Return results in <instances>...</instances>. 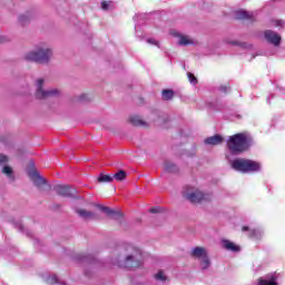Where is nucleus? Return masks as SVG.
Here are the masks:
<instances>
[{
  "label": "nucleus",
  "instance_id": "obj_10",
  "mask_svg": "<svg viewBox=\"0 0 285 285\" xmlns=\"http://www.w3.org/2000/svg\"><path fill=\"white\" fill-rule=\"evenodd\" d=\"M129 124L131 126H138L140 128H148V122H146L141 117L134 115L129 117Z\"/></svg>",
  "mask_w": 285,
  "mask_h": 285
},
{
  "label": "nucleus",
  "instance_id": "obj_7",
  "mask_svg": "<svg viewBox=\"0 0 285 285\" xmlns=\"http://www.w3.org/2000/svg\"><path fill=\"white\" fill-rule=\"evenodd\" d=\"M55 190L60 197H75L77 193V189L69 185H57Z\"/></svg>",
  "mask_w": 285,
  "mask_h": 285
},
{
  "label": "nucleus",
  "instance_id": "obj_29",
  "mask_svg": "<svg viewBox=\"0 0 285 285\" xmlns=\"http://www.w3.org/2000/svg\"><path fill=\"white\" fill-rule=\"evenodd\" d=\"M258 235H259V230H257V229L249 230V237H257Z\"/></svg>",
  "mask_w": 285,
  "mask_h": 285
},
{
  "label": "nucleus",
  "instance_id": "obj_22",
  "mask_svg": "<svg viewBox=\"0 0 285 285\" xmlns=\"http://www.w3.org/2000/svg\"><path fill=\"white\" fill-rule=\"evenodd\" d=\"M179 46H191L193 40L188 39L187 36H180Z\"/></svg>",
  "mask_w": 285,
  "mask_h": 285
},
{
  "label": "nucleus",
  "instance_id": "obj_8",
  "mask_svg": "<svg viewBox=\"0 0 285 285\" xmlns=\"http://www.w3.org/2000/svg\"><path fill=\"white\" fill-rule=\"evenodd\" d=\"M264 37L267 43H272V46H279L282 43V36L273 30H266Z\"/></svg>",
  "mask_w": 285,
  "mask_h": 285
},
{
  "label": "nucleus",
  "instance_id": "obj_3",
  "mask_svg": "<svg viewBox=\"0 0 285 285\" xmlns=\"http://www.w3.org/2000/svg\"><path fill=\"white\" fill-rule=\"evenodd\" d=\"M230 168L236 170V173H243V175L259 173L262 170V163L248 158H235L230 161Z\"/></svg>",
  "mask_w": 285,
  "mask_h": 285
},
{
  "label": "nucleus",
  "instance_id": "obj_2",
  "mask_svg": "<svg viewBox=\"0 0 285 285\" xmlns=\"http://www.w3.org/2000/svg\"><path fill=\"white\" fill-rule=\"evenodd\" d=\"M122 255L125 258L118 259L117 263L120 268H139L144 264L141 262V252L135 246H126Z\"/></svg>",
  "mask_w": 285,
  "mask_h": 285
},
{
  "label": "nucleus",
  "instance_id": "obj_37",
  "mask_svg": "<svg viewBox=\"0 0 285 285\" xmlns=\"http://www.w3.org/2000/svg\"><path fill=\"white\" fill-rule=\"evenodd\" d=\"M242 230H243L244 233H246V230H250V228H249L248 226H243V227H242Z\"/></svg>",
  "mask_w": 285,
  "mask_h": 285
},
{
  "label": "nucleus",
  "instance_id": "obj_23",
  "mask_svg": "<svg viewBox=\"0 0 285 285\" xmlns=\"http://www.w3.org/2000/svg\"><path fill=\"white\" fill-rule=\"evenodd\" d=\"M202 259L200 266L202 268H208L210 266V259L208 258V254H206Z\"/></svg>",
  "mask_w": 285,
  "mask_h": 285
},
{
  "label": "nucleus",
  "instance_id": "obj_18",
  "mask_svg": "<svg viewBox=\"0 0 285 285\" xmlns=\"http://www.w3.org/2000/svg\"><path fill=\"white\" fill-rule=\"evenodd\" d=\"M111 177H112V180L116 179V181H124V179L128 177V174L126 173V170H119L118 173L114 174Z\"/></svg>",
  "mask_w": 285,
  "mask_h": 285
},
{
  "label": "nucleus",
  "instance_id": "obj_14",
  "mask_svg": "<svg viewBox=\"0 0 285 285\" xmlns=\"http://www.w3.org/2000/svg\"><path fill=\"white\" fill-rule=\"evenodd\" d=\"M208 255L204 247H196L191 250V257H197V259H202Z\"/></svg>",
  "mask_w": 285,
  "mask_h": 285
},
{
  "label": "nucleus",
  "instance_id": "obj_27",
  "mask_svg": "<svg viewBox=\"0 0 285 285\" xmlns=\"http://www.w3.org/2000/svg\"><path fill=\"white\" fill-rule=\"evenodd\" d=\"M19 21L22 23V26H26V23H28V21H30V17H28V16H20L19 17Z\"/></svg>",
  "mask_w": 285,
  "mask_h": 285
},
{
  "label": "nucleus",
  "instance_id": "obj_15",
  "mask_svg": "<svg viewBox=\"0 0 285 285\" xmlns=\"http://www.w3.org/2000/svg\"><path fill=\"white\" fill-rule=\"evenodd\" d=\"M77 214L82 217V219H95V213L88 212L86 209H78Z\"/></svg>",
  "mask_w": 285,
  "mask_h": 285
},
{
  "label": "nucleus",
  "instance_id": "obj_31",
  "mask_svg": "<svg viewBox=\"0 0 285 285\" xmlns=\"http://www.w3.org/2000/svg\"><path fill=\"white\" fill-rule=\"evenodd\" d=\"M230 89V87L228 86H220V91L224 92L226 95V92H228V90Z\"/></svg>",
  "mask_w": 285,
  "mask_h": 285
},
{
  "label": "nucleus",
  "instance_id": "obj_25",
  "mask_svg": "<svg viewBox=\"0 0 285 285\" xmlns=\"http://www.w3.org/2000/svg\"><path fill=\"white\" fill-rule=\"evenodd\" d=\"M2 173H3V175H7V177H12V167H10V166H4V167L2 168Z\"/></svg>",
  "mask_w": 285,
  "mask_h": 285
},
{
  "label": "nucleus",
  "instance_id": "obj_17",
  "mask_svg": "<svg viewBox=\"0 0 285 285\" xmlns=\"http://www.w3.org/2000/svg\"><path fill=\"white\" fill-rule=\"evenodd\" d=\"M161 97H163L164 101H170V99H173V97H175V91H173L171 89H164L161 91Z\"/></svg>",
  "mask_w": 285,
  "mask_h": 285
},
{
  "label": "nucleus",
  "instance_id": "obj_24",
  "mask_svg": "<svg viewBox=\"0 0 285 285\" xmlns=\"http://www.w3.org/2000/svg\"><path fill=\"white\" fill-rule=\"evenodd\" d=\"M47 284H51V285L59 284V278H57V275H51L47 278Z\"/></svg>",
  "mask_w": 285,
  "mask_h": 285
},
{
  "label": "nucleus",
  "instance_id": "obj_19",
  "mask_svg": "<svg viewBox=\"0 0 285 285\" xmlns=\"http://www.w3.org/2000/svg\"><path fill=\"white\" fill-rule=\"evenodd\" d=\"M258 285H277V277L272 276L269 281L259 278L258 279Z\"/></svg>",
  "mask_w": 285,
  "mask_h": 285
},
{
  "label": "nucleus",
  "instance_id": "obj_4",
  "mask_svg": "<svg viewBox=\"0 0 285 285\" xmlns=\"http://www.w3.org/2000/svg\"><path fill=\"white\" fill-rule=\"evenodd\" d=\"M183 197L187 199V202H190V204H202V202H208V199H210L207 194L193 186L184 188Z\"/></svg>",
  "mask_w": 285,
  "mask_h": 285
},
{
  "label": "nucleus",
  "instance_id": "obj_1",
  "mask_svg": "<svg viewBox=\"0 0 285 285\" xmlns=\"http://www.w3.org/2000/svg\"><path fill=\"white\" fill-rule=\"evenodd\" d=\"M253 146V136L248 132H239L229 136L227 140V148L232 155H242L247 153Z\"/></svg>",
  "mask_w": 285,
  "mask_h": 285
},
{
  "label": "nucleus",
  "instance_id": "obj_34",
  "mask_svg": "<svg viewBox=\"0 0 285 285\" xmlns=\"http://www.w3.org/2000/svg\"><path fill=\"white\" fill-rule=\"evenodd\" d=\"M101 9L102 10H108V3L106 1L101 2Z\"/></svg>",
  "mask_w": 285,
  "mask_h": 285
},
{
  "label": "nucleus",
  "instance_id": "obj_12",
  "mask_svg": "<svg viewBox=\"0 0 285 285\" xmlns=\"http://www.w3.org/2000/svg\"><path fill=\"white\" fill-rule=\"evenodd\" d=\"M223 247L225 248V250H230L232 253H239L242 250V247H239V245H236L228 239L223 240Z\"/></svg>",
  "mask_w": 285,
  "mask_h": 285
},
{
  "label": "nucleus",
  "instance_id": "obj_13",
  "mask_svg": "<svg viewBox=\"0 0 285 285\" xmlns=\"http://www.w3.org/2000/svg\"><path fill=\"white\" fill-rule=\"evenodd\" d=\"M235 18L238 19V20H252L253 19V14H250L248 11L246 10H236L235 11Z\"/></svg>",
  "mask_w": 285,
  "mask_h": 285
},
{
  "label": "nucleus",
  "instance_id": "obj_5",
  "mask_svg": "<svg viewBox=\"0 0 285 285\" xmlns=\"http://www.w3.org/2000/svg\"><path fill=\"white\" fill-rule=\"evenodd\" d=\"M52 57V50L50 49H38L26 55L27 61H35L36 63H48Z\"/></svg>",
  "mask_w": 285,
  "mask_h": 285
},
{
  "label": "nucleus",
  "instance_id": "obj_20",
  "mask_svg": "<svg viewBox=\"0 0 285 285\" xmlns=\"http://www.w3.org/2000/svg\"><path fill=\"white\" fill-rule=\"evenodd\" d=\"M164 166H165L166 173H177L179 170V168H177V165L170 161H166Z\"/></svg>",
  "mask_w": 285,
  "mask_h": 285
},
{
  "label": "nucleus",
  "instance_id": "obj_28",
  "mask_svg": "<svg viewBox=\"0 0 285 285\" xmlns=\"http://www.w3.org/2000/svg\"><path fill=\"white\" fill-rule=\"evenodd\" d=\"M187 77H188L190 83H194V85L197 83V77H195L194 73L188 72Z\"/></svg>",
  "mask_w": 285,
  "mask_h": 285
},
{
  "label": "nucleus",
  "instance_id": "obj_35",
  "mask_svg": "<svg viewBox=\"0 0 285 285\" xmlns=\"http://www.w3.org/2000/svg\"><path fill=\"white\" fill-rule=\"evenodd\" d=\"M86 99H88V96L86 94L79 97V101H86Z\"/></svg>",
  "mask_w": 285,
  "mask_h": 285
},
{
  "label": "nucleus",
  "instance_id": "obj_26",
  "mask_svg": "<svg viewBox=\"0 0 285 285\" xmlns=\"http://www.w3.org/2000/svg\"><path fill=\"white\" fill-rule=\"evenodd\" d=\"M155 278L160 281V282H166V275H164L163 271H159L156 275Z\"/></svg>",
  "mask_w": 285,
  "mask_h": 285
},
{
  "label": "nucleus",
  "instance_id": "obj_30",
  "mask_svg": "<svg viewBox=\"0 0 285 285\" xmlns=\"http://www.w3.org/2000/svg\"><path fill=\"white\" fill-rule=\"evenodd\" d=\"M0 164H8V156L0 154Z\"/></svg>",
  "mask_w": 285,
  "mask_h": 285
},
{
  "label": "nucleus",
  "instance_id": "obj_32",
  "mask_svg": "<svg viewBox=\"0 0 285 285\" xmlns=\"http://www.w3.org/2000/svg\"><path fill=\"white\" fill-rule=\"evenodd\" d=\"M149 213H151L153 215H156V213H159V207H153L149 209Z\"/></svg>",
  "mask_w": 285,
  "mask_h": 285
},
{
  "label": "nucleus",
  "instance_id": "obj_9",
  "mask_svg": "<svg viewBox=\"0 0 285 285\" xmlns=\"http://www.w3.org/2000/svg\"><path fill=\"white\" fill-rule=\"evenodd\" d=\"M31 180L33 181L35 186H37V188H41L42 186H46L48 184V181L46 180V178H43L41 175H39V173L33 171L31 175Z\"/></svg>",
  "mask_w": 285,
  "mask_h": 285
},
{
  "label": "nucleus",
  "instance_id": "obj_36",
  "mask_svg": "<svg viewBox=\"0 0 285 285\" xmlns=\"http://www.w3.org/2000/svg\"><path fill=\"white\" fill-rule=\"evenodd\" d=\"M8 41V38L6 36H0V43H6Z\"/></svg>",
  "mask_w": 285,
  "mask_h": 285
},
{
  "label": "nucleus",
  "instance_id": "obj_11",
  "mask_svg": "<svg viewBox=\"0 0 285 285\" xmlns=\"http://www.w3.org/2000/svg\"><path fill=\"white\" fill-rule=\"evenodd\" d=\"M224 142V137L220 135H214L205 139V144L207 146H219V144Z\"/></svg>",
  "mask_w": 285,
  "mask_h": 285
},
{
  "label": "nucleus",
  "instance_id": "obj_33",
  "mask_svg": "<svg viewBox=\"0 0 285 285\" xmlns=\"http://www.w3.org/2000/svg\"><path fill=\"white\" fill-rule=\"evenodd\" d=\"M147 43H153L154 46H158L159 42H157L155 39H148Z\"/></svg>",
  "mask_w": 285,
  "mask_h": 285
},
{
  "label": "nucleus",
  "instance_id": "obj_16",
  "mask_svg": "<svg viewBox=\"0 0 285 285\" xmlns=\"http://www.w3.org/2000/svg\"><path fill=\"white\" fill-rule=\"evenodd\" d=\"M97 181H98V184H111L112 176L106 175V174H100L99 177L97 178Z\"/></svg>",
  "mask_w": 285,
  "mask_h": 285
},
{
  "label": "nucleus",
  "instance_id": "obj_6",
  "mask_svg": "<svg viewBox=\"0 0 285 285\" xmlns=\"http://www.w3.org/2000/svg\"><path fill=\"white\" fill-rule=\"evenodd\" d=\"M59 94L57 89L43 90V79H38V90L36 92L37 99H48V97H56Z\"/></svg>",
  "mask_w": 285,
  "mask_h": 285
},
{
  "label": "nucleus",
  "instance_id": "obj_21",
  "mask_svg": "<svg viewBox=\"0 0 285 285\" xmlns=\"http://www.w3.org/2000/svg\"><path fill=\"white\" fill-rule=\"evenodd\" d=\"M98 208H100L102 213H106V215H119V213H117L115 209L104 205H98Z\"/></svg>",
  "mask_w": 285,
  "mask_h": 285
}]
</instances>
